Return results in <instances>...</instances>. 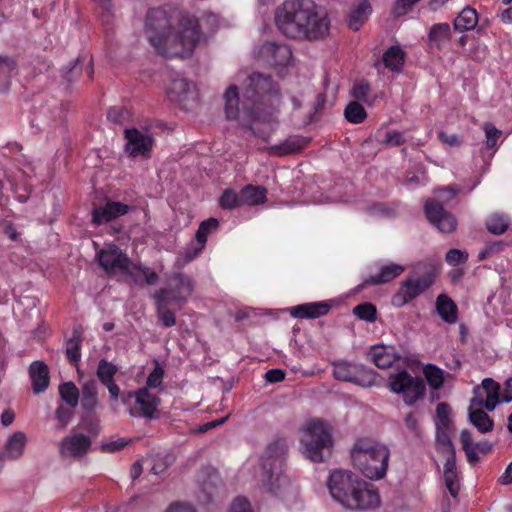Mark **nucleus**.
Returning a JSON list of instances; mask_svg holds the SVG:
<instances>
[{
    "label": "nucleus",
    "mask_w": 512,
    "mask_h": 512,
    "mask_svg": "<svg viewBox=\"0 0 512 512\" xmlns=\"http://www.w3.org/2000/svg\"><path fill=\"white\" fill-rule=\"evenodd\" d=\"M439 139L449 146H459L462 141L456 134H447L445 132L439 133Z\"/></svg>",
    "instance_id": "338daca9"
},
{
    "label": "nucleus",
    "mask_w": 512,
    "mask_h": 512,
    "mask_svg": "<svg viewBox=\"0 0 512 512\" xmlns=\"http://www.w3.org/2000/svg\"><path fill=\"white\" fill-rule=\"evenodd\" d=\"M194 89V84L184 78H175L167 88L168 96L172 101L182 102Z\"/></svg>",
    "instance_id": "473e14b6"
},
{
    "label": "nucleus",
    "mask_w": 512,
    "mask_h": 512,
    "mask_svg": "<svg viewBox=\"0 0 512 512\" xmlns=\"http://www.w3.org/2000/svg\"><path fill=\"white\" fill-rule=\"evenodd\" d=\"M382 60L386 68L399 72L405 62V52L399 46H391L384 52Z\"/></svg>",
    "instance_id": "f704fd0d"
},
{
    "label": "nucleus",
    "mask_w": 512,
    "mask_h": 512,
    "mask_svg": "<svg viewBox=\"0 0 512 512\" xmlns=\"http://www.w3.org/2000/svg\"><path fill=\"white\" fill-rule=\"evenodd\" d=\"M242 195L232 189H225L219 199V205L223 209H234L243 205Z\"/></svg>",
    "instance_id": "a18cd8bd"
},
{
    "label": "nucleus",
    "mask_w": 512,
    "mask_h": 512,
    "mask_svg": "<svg viewBox=\"0 0 512 512\" xmlns=\"http://www.w3.org/2000/svg\"><path fill=\"white\" fill-rule=\"evenodd\" d=\"M482 129L485 132V144L487 148H494L502 132L491 123H484Z\"/></svg>",
    "instance_id": "8fccbe9b"
},
{
    "label": "nucleus",
    "mask_w": 512,
    "mask_h": 512,
    "mask_svg": "<svg viewBox=\"0 0 512 512\" xmlns=\"http://www.w3.org/2000/svg\"><path fill=\"white\" fill-rule=\"evenodd\" d=\"M329 309L330 306L325 302H313L291 307L289 312L294 318L315 319L326 315Z\"/></svg>",
    "instance_id": "412c9836"
},
{
    "label": "nucleus",
    "mask_w": 512,
    "mask_h": 512,
    "mask_svg": "<svg viewBox=\"0 0 512 512\" xmlns=\"http://www.w3.org/2000/svg\"><path fill=\"white\" fill-rule=\"evenodd\" d=\"M59 394L62 400L71 408H75L79 402V390L76 385L69 381L59 386Z\"/></svg>",
    "instance_id": "79ce46f5"
},
{
    "label": "nucleus",
    "mask_w": 512,
    "mask_h": 512,
    "mask_svg": "<svg viewBox=\"0 0 512 512\" xmlns=\"http://www.w3.org/2000/svg\"><path fill=\"white\" fill-rule=\"evenodd\" d=\"M100 266L110 275H117L135 284H140L142 276L145 282L153 285L158 281V275L150 268L133 263L117 246L112 245L98 253Z\"/></svg>",
    "instance_id": "39448f33"
},
{
    "label": "nucleus",
    "mask_w": 512,
    "mask_h": 512,
    "mask_svg": "<svg viewBox=\"0 0 512 512\" xmlns=\"http://www.w3.org/2000/svg\"><path fill=\"white\" fill-rule=\"evenodd\" d=\"M265 380L268 383H278L285 379V372L281 369H270L265 373Z\"/></svg>",
    "instance_id": "0e129e2a"
},
{
    "label": "nucleus",
    "mask_w": 512,
    "mask_h": 512,
    "mask_svg": "<svg viewBox=\"0 0 512 512\" xmlns=\"http://www.w3.org/2000/svg\"><path fill=\"white\" fill-rule=\"evenodd\" d=\"M450 406L447 403H439L436 408V415L438 419L437 427L449 428L450 424Z\"/></svg>",
    "instance_id": "5fc2aeb1"
},
{
    "label": "nucleus",
    "mask_w": 512,
    "mask_h": 512,
    "mask_svg": "<svg viewBox=\"0 0 512 512\" xmlns=\"http://www.w3.org/2000/svg\"><path fill=\"white\" fill-rule=\"evenodd\" d=\"M80 343H81V339L79 336L73 337V338L69 339L67 342L66 355H67V358L72 363H77L81 358Z\"/></svg>",
    "instance_id": "3c124183"
},
{
    "label": "nucleus",
    "mask_w": 512,
    "mask_h": 512,
    "mask_svg": "<svg viewBox=\"0 0 512 512\" xmlns=\"http://www.w3.org/2000/svg\"><path fill=\"white\" fill-rule=\"evenodd\" d=\"M473 406L469 407V419L470 422L480 431L481 433H487L492 431L494 423L493 420L481 409H472Z\"/></svg>",
    "instance_id": "58836bf2"
},
{
    "label": "nucleus",
    "mask_w": 512,
    "mask_h": 512,
    "mask_svg": "<svg viewBox=\"0 0 512 512\" xmlns=\"http://www.w3.org/2000/svg\"><path fill=\"white\" fill-rule=\"evenodd\" d=\"M510 225L509 218L504 214L494 213L486 220V228L493 235H502Z\"/></svg>",
    "instance_id": "a19ab883"
},
{
    "label": "nucleus",
    "mask_w": 512,
    "mask_h": 512,
    "mask_svg": "<svg viewBox=\"0 0 512 512\" xmlns=\"http://www.w3.org/2000/svg\"><path fill=\"white\" fill-rule=\"evenodd\" d=\"M404 271V266L396 263H389L387 265L382 266L378 274L366 279L361 285V287L388 283L397 278L398 276H400Z\"/></svg>",
    "instance_id": "393cba45"
},
{
    "label": "nucleus",
    "mask_w": 512,
    "mask_h": 512,
    "mask_svg": "<svg viewBox=\"0 0 512 512\" xmlns=\"http://www.w3.org/2000/svg\"><path fill=\"white\" fill-rule=\"evenodd\" d=\"M500 385L492 378H485L481 386L473 389L474 397L471 406H484L488 411H493L499 403Z\"/></svg>",
    "instance_id": "dca6fc26"
},
{
    "label": "nucleus",
    "mask_w": 512,
    "mask_h": 512,
    "mask_svg": "<svg viewBox=\"0 0 512 512\" xmlns=\"http://www.w3.org/2000/svg\"><path fill=\"white\" fill-rule=\"evenodd\" d=\"M163 377H164L163 368L159 364H156L154 369L148 375L147 380H146V385L144 388L147 389V391H149V389H156V388L160 387L163 382Z\"/></svg>",
    "instance_id": "09e8293b"
},
{
    "label": "nucleus",
    "mask_w": 512,
    "mask_h": 512,
    "mask_svg": "<svg viewBox=\"0 0 512 512\" xmlns=\"http://www.w3.org/2000/svg\"><path fill=\"white\" fill-rule=\"evenodd\" d=\"M118 372V367L106 359H101L98 363L96 376L98 380L108 389L110 398L116 402L120 396V387L114 380Z\"/></svg>",
    "instance_id": "6ab92c4d"
},
{
    "label": "nucleus",
    "mask_w": 512,
    "mask_h": 512,
    "mask_svg": "<svg viewBox=\"0 0 512 512\" xmlns=\"http://www.w3.org/2000/svg\"><path fill=\"white\" fill-rule=\"evenodd\" d=\"M128 398L135 399V407L129 410L131 417H142L149 420L157 419L159 416L158 407L160 398L150 393L145 388L129 392Z\"/></svg>",
    "instance_id": "4468645a"
},
{
    "label": "nucleus",
    "mask_w": 512,
    "mask_h": 512,
    "mask_svg": "<svg viewBox=\"0 0 512 512\" xmlns=\"http://www.w3.org/2000/svg\"><path fill=\"white\" fill-rule=\"evenodd\" d=\"M403 133L398 131L388 132L386 135L385 143L391 146H399L404 143Z\"/></svg>",
    "instance_id": "69168bd1"
},
{
    "label": "nucleus",
    "mask_w": 512,
    "mask_h": 512,
    "mask_svg": "<svg viewBox=\"0 0 512 512\" xmlns=\"http://www.w3.org/2000/svg\"><path fill=\"white\" fill-rule=\"evenodd\" d=\"M287 445L283 440H277L271 443L264 454L261 465L262 486L271 493H277L278 490L287 483L283 475V467Z\"/></svg>",
    "instance_id": "0eeeda50"
},
{
    "label": "nucleus",
    "mask_w": 512,
    "mask_h": 512,
    "mask_svg": "<svg viewBox=\"0 0 512 512\" xmlns=\"http://www.w3.org/2000/svg\"><path fill=\"white\" fill-rule=\"evenodd\" d=\"M370 92V85L366 80H360L353 85L352 97L356 99V102L362 101L367 102L368 95Z\"/></svg>",
    "instance_id": "603ef678"
},
{
    "label": "nucleus",
    "mask_w": 512,
    "mask_h": 512,
    "mask_svg": "<svg viewBox=\"0 0 512 512\" xmlns=\"http://www.w3.org/2000/svg\"><path fill=\"white\" fill-rule=\"evenodd\" d=\"M436 449L440 454L446 456V459L456 458V450L448 434V428L437 427Z\"/></svg>",
    "instance_id": "c9c22d12"
},
{
    "label": "nucleus",
    "mask_w": 512,
    "mask_h": 512,
    "mask_svg": "<svg viewBox=\"0 0 512 512\" xmlns=\"http://www.w3.org/2000/svg\"><path fill=\"white\" fill-rule=\"evenodd\" d=\"M436 310L441 319L448 324H455L458 319V307L446 294H440L436 298Z\"/></svg>",
    "instance_id": "cd10ccee"
},
{
    "label": "nucleus",
    "mask_w": 512,
    "mask_h": 512,
    "mask_svg": "<svg viewBox=\"0 0 512 512\" xmlns=\"http://www.w3.org/2000/svg\"><path fill=\"white\" fill-rule=\"evenodd\" d=\"M124 136L127 140L125 144V151L129 156H142L145 158L150 156L154 139L148 131L142 132L136 128L125 129Z\"/></svg>",
    "instance_id": "2eb2a0df"
},
{
    "label": "nucleus",
    "mask_w": 512,
    "mask_h": 512,
    "mask_svg": "<svg viewBox=\"0 0 512 512\" xmlns=\"http://www.w3.org/2000/svg\"><path fill=\"white\" fill-rule=\"evenodd\" d=\"M372 9L368 0H361L358 5L352 9L349 18V27L357 31L364 21L370 15Z\"/></svg>",
    "instance_id": "e433bc0d"
},
{
    "label": "nucleus",
    "mask_w": 512,
    "mask_h": 512,
    "mask_svg": "<svg viewBox=\"0 0 512 512\" xmlns=\"http://www.w3.org/2000/svg\"><path fill=\"white\" fill-rule=\"evenodd\" d=\"M460 440L462 444V449L466 454L467 461L472 465L478 462L479 456L476 452V447L473 444L471 432L468 430H463L460 434Z\"/></svg>",
    "instance_id": "37998d69"
},
{
    "label": "nucleus",
    "mask_w": 512,
    "mask_h": 512,
    "mask_svg": "<svg viewBox=\"0 0 512 512\" xmlns=\"http://www.w3.org/2000/svg\"><path fill=\"white\" fill-rule=\"evenodd\" d=\"M243 205H259L266 201L267 190L262 186L247 185L241 190Z\"/></svg>",
    "instance_id": "4c0bfd02"
},
{
    "label": "nucleus",
    "mask_w": 512,
    "mask_h": 512,
    "mask_svg": "<svg viewBox=\"0 0 512 512\" xmlns=\"http://www.w3.org/2000/svg\"><path fill=\"white\" fill-rule=\"evenodd\" d=\"M454 186H448L435 191V197L425 201L424 212L431 224L442 233H452L457 228L455 216L444 209V204L449 203L458 193Z\"/></svg>",
    "instance_id": "6e6552de"
},
{
    "label": "nucleus",
    "mask_w": 512,
    "mask_h": 512,
    "mask_svg": "<svg viewBox=\"0 0 512 512\" xmlns=\"http://www.w3.org/2000/svg\"><path fill=\"white\" fill-rule=\"evenodd\" d=\"M445 260L452 266L464 264L468 260V253L460 249H450L446 254Z\"/></svg>",
    "instance_id": "864d4df0"
},
{
    "label": "nucleus",
    "mask_w": 512,
    "mask_h": 512,
    "mask_svg": "<svg viewBox=\"0 0 512 512\" xmlns=\"http://www.w3.org/2000/svg\"><path fill=\"white\" fill-rule=\"evenodd\" d=\"M308 144V139L294 135L290 136L280 144L273 145L269 148L270 153L274 156H285L293 153H297Z\"/></svg>",
    "instance_id": "a878e982"
},
{
    "label": "nucleus",
    "mask_w": 512,
    "mask_h": 512,
    "mask_svg": "<svg viewBox=\"0 0 512 512\" xmlns=\"http://www.w3.org/2000/svg\"><path fill=\"white\" fill-rule=\"evenodd\" d=\"M127 115L128 112L123 107H111L107 112L108 120L116 124H122Z\"/></svg>",
    "instance_id": "4d7b16f0"
},
{
    "label": "nucleus",
    "mask_w": 512,
    "mask_h": 512,
    "mask_svg": "<svg viewBox=\"0 0 512 512\" xmlns=\"http://www.w3.org/2000/svg\"><path fill=\"white\" fill-rule=\"evenodd\" d=\"M33 391L36 394L44 392L49 385L48 366L42 361H34L29 367Z\"/></svg>",
    "instance_id": "5701e85b"
},
{
    "label": "nucleus",
    "mask_w": 512,
    "mask_h": 512,
    "mask_svg": "<svg viewBox=\"0 0 512 512\" xmlns=\"http://www.w3.org/2000/svg\"><path fill=\"white\" fill-rule=\"evenodd\" d=\"M172 460V457L169 455L165 456L164 458H157L151 467V472L155 475L163 473Z\"/></svg>",
    "instance_id": "e2e57ef3"
},
{
    "label": "nucleus",
    "mask_w": 512,
    "mask_h": 512,
    "mask_svg": "<svg viewBox=\"0 0 512 512\" xmlns=\"http://www.w3.org/2000/svg\"><path fill=\"white\" fill-rule=\"evenodd\" d=\"M477 23L478 14L476 10L470 6H466L455 18L453 27L458 32H465L474 29Z\"/></svg>",
    "instance_id": "2f4dec72"
},
{
    "label": "nucleus",
    "mask_w": 512,
    "mask_h": 512,
    "mask_svg": "<svg viewBox=\"0 0 512 512\" xmlns=\"http://www.w3.org/2000/svg\"><path fill=\"white\" fill-rule=\"evenodd\" d=\"M443 477L446 488L448 489L450 495L453 498H456L460 489L456 468V458L446 459L444 464Z\"/></svg>",
    "instance_id": "7c9ffc66"
},
{
    "label": "nucleus",
    "mask_w": 512,
    "mask_h": 512,
    "mask_svg": "<svg viewBox=\"0 0 512 512\" xmlns=\"http://www.w3.org/2000/svg\"><path fill=\"white\" fill-rule=\"evenodd\" d=\"M92 439L83 433H71L59 444V452L63 457L82 458L89 451Z\"/></svg>",
    "instance_id": "f3484780"
},
{
    "label": "nucleus",
    "mask_w": 512,
    "mask_h": 512,
    "mask_svg": "<svg viewBox=\"0 0 512 512\" xmlns=\"http://www.w3.org/2000/svg\"><path fill=\"white\" fill-rule=\"evenodd\" d=\"M172 18L163 8L150 9L145 22L148 41L161 55L188 57L199 42L198 20L182 15L174 28Z\"/></svg>",
    "instance_id": "f257e3e1"
},
{
    "label": "nucleus",
    "mask_w": 512,
    "mask_h": 512,
    "mask_svg": "<svg viewBox=\"0 0 512 512\" xmlns=\"http://www.w3.org/2000/svg\"><path fill=\"white\" fill-rule=\"evenodd\" d=\"M281 93L270 74L253 72L243 83L242 109L247 116L260 120L280 105Z\"/></svg>",
    "instance_id": "20e7f679"
},
{
    "label": "nucleus",
    "mask_w": 512,
    "mask_h": 512,
    "mask_svg": "<svg viewBox=\"0 0 512 512\" xmlns=\"http://www.w3.org/2000/svg\"><path fill=\"white\" fill-rule=\"evenodd\" d=\"M259 56L269 65L287 66L292 60V51L284 43L267 42L260 47Z\"/></svg>",
    "instance_id": "a211bd4d"
},
{
    "label": "nucleus",
    "mask_w": 512,
    "mask_h": 512,
    "mask_svg": "<svg viewBox=\"0 0 512 512\" xmlns=\"http://www.w3.org/2000/svg\"><path fill=\"white\" fill-rule=\"evenodd\" d=\"M353 313L361 320L374 322L376 320L377 310L371 303H364L355 306Z\"/></svg>",
    "instance_id": "de8ad7c7"
},
{
    "label": "nucleus",
    "mask_w": 512,
    "mask_h": 512,
    "mask_svg": "<svg viewBox=\"0 0 512 512\" xmlns=\"http://www.w3.org/2000/svg\"><path fill=\"white\" fill-rule=\"evenodd\" d=\"M73 417V412L65 408L63 406H60L56 410V418L60 422V428L64 429L68 425V423L71 421Z\"/></svg>",
    "instance_id": "bf43d9fd"
},
{
    "label": "nucleus",
    "mask_w": 512,
    "mask_h": 512,
    "mask_svg": "<svg viewBox=\"0 0 512 512\" xmlns=\"http://www.w3.org/2000/svg\"><path fill=\"white\" fill-rule=\"evenodd\" d=\"M230 512H252L250 502L244 497H238L233 501Z\"/></svg>",
    "instance_id": "680f3d73"
},
{
    "label": "nucleus",
    "mask_w": 512,
    "mask_h": 512,
    "mask_svg": "<svg viewBox=\"0 0 512 512\" xmlns=\"http://www.w3.org/2000/svg\"><path fill=\"white\" fill-rule=\"evenodd\" d=\"M344 115L347 121L354 124L362 123L367 117L365 109L359 102L349 103L345 108Z\"/></svg>",
    "instance_id": "c03bdc74"
},
{
    "label": "nucleus",
    "mask_w": 512,
    "mask_h": 512,
    "mask_svg": "<svg viewBox=\"0 0 512 512\" xmlns=\"http://www.w3.org/2000/svg\"><path fill=\"white\" fill-rule=\"evenodd\" d=\"M371 361L380 369H387L399 358L394 348L385 345H376L371 347L370 350Z\"/></svg>",
    "instance_id": "bb28decb"
},
{
    "label": "nucleus",
    "mask_w": 512,
    "mask_h": 512,
    "mask_svg": "<svg viewBox=\"0 0 512 512\" xmlns=\"http://www.w3.org/2000/svg\"><path fill=\"white\" fill-rule=\"evenodd\" d=\"M331 496L347 509L366 510L380 505V497L373 485L346 470H334L328 479Z\"/></svg>",
    "instance_id": "7ed1b4c3"
},
{
    "label": "nucleus",
    "mask_w": 512,
    "mask_h": 512,
    "mask_svg": "<svg viewBox=\"0 0 512 512\" xmlns=\"http://www.w3.org/2000/svg\"><path fill=\"white\" fill-rule=\"evenodd\" d=\"M129 210L128 205L121 202L110 201L104 206L95 208L92 212V221L96 225L108 223L111 220L125 215Z\"/></svg>",
    "instance_id": "aec40b11"
},
{
    "label": "nucleus",
    "mask_w": 512,
    "mask_h": 512,
    "mask_svg": "<svg viewBox=\"0 0 512 512\" xmlns=\"http://www.w3.org/2000/svg\"><path fill=\"white\" fill-rule=\"evenodd\" d=\"M129 442L130 440L120 438L118 440L102 444L101 450L104 452H116L128 445Z\"/></svg>",
    "instance_id": "052dcab7"
},
{
    "label": "nucleus",
    "mask_w": 512,
    "mask_h": 512,
    "mask_svg": "<svg viewBox=\"0 0 512 512\" xmlns=\"http://www.w3.org/2000/svg\"><path fill=\"white\" fill-rule=\"evenodd\" d=\"M194 291L193 280L183 274L175 273L169 278L168 287L160 288L153 294V299L162 298L176 309H182Z\"/></svg>",
    "instance_id": "9d476101"
},
{
    "label": "nucleus",
    "mask_w": 512,
    "mask_h": 512,
    "mask_svg": "<svg viewBox=\"0 0 512 512\" xmlns=\"http://www.w3.org/2000/svg\"><path fill=\"white\" fill-rule=\"evenodd\" d=\"M218 227L219 222L216 218H209L202 221L196 231L195 240L206 244L208 235L216 231Z\"/></svg>",
    "instance_id": "49530a36"
},
{
    "label": "nucleus",
    "mask_w": 512,
    "mask_h": 512,
    "mask_svg": "<svg viewBox=\"0 0 512 512\" xmlns=\"http://www.w3.org/2000/svg\"><path fill=\"white\" fill-rule=\"evenodd\" d=\"M205 243L195 242L190 243L184 251V258L187 262L194 260L203 251Z\"/></svg>",
    "instance_id": "6e6d98bb"
},
{
    "label": "nucleus",
    "mask_w": 512,
    "mask_h": 512,
    "mask_svg": "<svg viewBox=\"0 0 512 512\" xmlns=\"http://www.w3.org/2000/svg\"><path fill=\"white\" fill-rule=\"evenodd\" d=\"M423 375L429 387L437 391L443 387L449 374L435 364L428 363L423 366Z\"/></svg>",
    "instance_id": "72a5a7b5"
},
{
    "label": "nucleus",
    "mask_w": 512,
    "mask_h": 512,
    "mask_svg": "<svg viewBox=\"0 0 512 512\" xmlns=\"http://www.w3.org/2000/svg\"><path fill=\"white\" fill-rule=\"evenodd\" d=\"M420 0H396L393 6V12L396 16H402L406 14L408 9L414 6Z\"/></svg>",
    "instance_id": "13d9d810"
},
{
    "label": "nucleus",
    "mask_w": 512,
    "mask_h": 512,
    "mask_svg": "<svg viewBox=\"0 0 512 512\" xmlns=\"http://www.w3.org/2000/svg\"><path fill=\"white\" fill-rule=\"evenodd\" d=\"M225 114L229 120H237L243 113L242 101L240 102L238 87L235 84L230 85L224 93Z\"/></svg>",
    "instance_id": "b1692460"
},
{
    "label": "nucleus",
    "mask_w": 512,
    "mask_h": 512,
    "mask_svg": "<svg viewBox=\"0 0 512 512\" xmlns=\"http://www.w3.org/2000/svg\"><path fill=\"white\" fill-rule=\"evenodd\" d=\"M435 281L432 273L420 277H406L392 297V305L401 308L429 289Z\"/></svg>",
    "instance_id": "f8f14e48"
},
{
    "label": "nucleus",
    "mask_w": 512,
    "mask_h": 512,
    "mask_svg": "<svg viewBox=\"0 0 512 512\" xmlns=\"http://www.w3.org/2000/svg\"><path fill=\"white\" fill-rule=\"evenodd\" d=\"M156 315L163 327L169 328L176 324L175 313L168 309L171 304L164 302L162 298L154 299Z\"/></svg>",
    "instance_id": "ea45409f"
},
{
    "label": "nucleus",
    "mask_w": 512,
    "mask_h": 512,
    "mask_svg": "<svg viewBox=\"0 0 512 512\" xmlns=\"http://www.w3.org/2000/svg\"><path fill=\"white\" fill-rule=\"evenodd\" d=\"M333 376L337 380L352 382L362 387L375 385L377 378V374L372 369L347 361L334 363Z\"/></svg>",
    "instance_id": "ddd939ff"
},
{
    "label": "nucleus",
    "mask_w": 512,
    "mask_h": 512,
    "mask_svg": "<svg viewBox=\"0 0 512 512\" xmlns=\"http://www.w3.org/2000/svg\"><path fill=\"white\" fill-rule=\"evenodd\" d=\"M275 25L288 38L317 40L329 32V19L313 0H286L275 10Z\"/></svg>",
    "instance_id": "f03ea898"
},
{
    "label": "nucleus",
    "mask_w": 512,
    "mask_h": 512,
    "mask_svg": "<svg viewBox=\"0 0 512 512\" xmlns=\"http://www.w3.org/2000/svg\"><path fill=\"white\" fill-rule=\"evenodd\" d=\"M27 443L26 435L21 431L14 432L7 439L4 449L2 451V460H16L19 459L23 453Z\"/></svg>",
    "instance_id": "4be33fe9"
},
{
    "label": "nucleus",
    "mask_w": 512,
    "mask_h": 512,
    "mask_svg": "<svg viewBox=\"0 0 512 512\" xmlns=\"http://www.w3.org/2000/svg\"><path fill=\"white\" fill-rule=\"evenodd\" d=\"M451 38V28L448 23L434 24L428 33V45L430 48L442 49Z\"/></svg>",
    "instance_id": "c85d7f7f"
},
{
    "label": "nucleus",
    "mask_w": 512,
    "mask_h": 512,
    "mask_svg": "<svg viewBox=\"0 0 512 512\" xmlns=\"http://www.w3.org/2000/svg\"><path fill=\"white\" fill-rule=\"evenodd\" d=\"M301 443L309 459L313 462H322L323 450L332 445L331 434L323 422L314 420L303 429Z\"/></svg>",
    "instance_id": "1a4fd4ad"
},
{
    "label": "nucleus",
    "mask_w": 512,
    "mask_h": 512,
    "mask_svg": "<svg viewBox=\"0 0 512 512\" xmlns=\"http://www.w3.org/2000/svg\"><path fill=\"white\" fill-rule=\"evenodd\" d=\"M502 485H509L512 483V461L506 467L504 473L499 478Z\"/></svg>",
    "instance_id": "774afa93"
},
{
    "label": "nucleus",
    "mask_w": 512,
    "mask_h": 512,
    "mask_svg": "<svg viewBox=\"0 0 512 512\" xmlns=\"http://www.w3.org/2000/svg\"><path fill=\"white\" fill-rule=\"evenodd\" d=\"M389 457L390 451L387 446L370 440H359L351 450L354 467L371 480L385 476Z\"/></svg>",
    "instance_id": "423d86ee"
},
{
    "label": "nucleus",
    "mask_w": 512,
    "mask_h": 512,
    "mask_svg": "<svg viewBox=\"0 0 512 512\" xmlns=\"http://www.w3.org/2000/svg\"><path fill=\"white\" fill-rule=\"evenodd\" d=\"M390 390L395 394H401L406 405H414L425 395L426 387L420 377H413L410 373L403 370L396 374H391L388 379Z\"/></svg>",
    "instance_id": "9b49d317"
},
{
    "label": "nucleus",
    "mask_w": 512,
    "mask_h": 512,
    "mask_svg": "<svg viewBox=\"0 0 512 512\" xmlns=\"http://www.w3.org/2000/svg\"><path fill=\"white\" fill-rule=\"evenodd\" d=\"M81 404L84 410L92 412L98 406V384L95 379L85 381L81 386Z\"/></svg>",
    "instance_id": "c756f323"
}]
</instances>
